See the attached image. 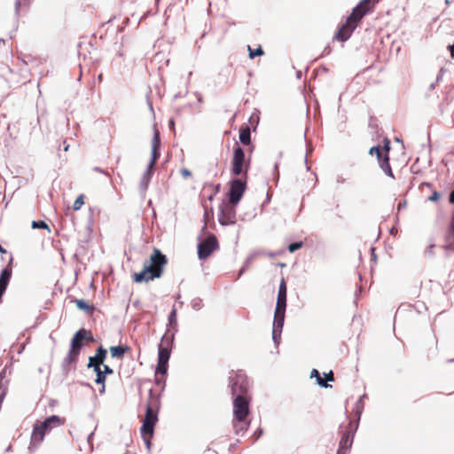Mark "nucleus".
<instances>
[{
    "label": "nucleus",
    "mask_w": 454,
    "mask_h": 454,
    "mask_svg": "<svg viewBox=\"0 0 454 454\" xmlns=\"http://www.w3.org/2000/svg\"><path fill=\"white\" fill-rule=\"evenodd\" d=\"M229 387L232 395L233 419L240 420L250 413V383L243 371H238L229 377Z\"/></svg>",
    "instance_id": "f257e3e1"
},
{
    "label": "nucleus",
    "mask_w": 454,
    "mask_h": 454,
    "mask_svg": "<svg viewBox=\"0 0 454 454\" xmlns=\"http://www.w3.org/2000/svg\"><path fill=\"white\" fill-rule=\"evenodd\" d=\"M379 0H361L353 7L350 14L347 17L345 23L341 24L333 35V40L346 42L352 35L362 20L375 8Z\"/></svg>",
    "instance_id": "f03ea898"
},
{
    "label": "nucleus",
    "mask_w": 454,
    "mask_h": 454,
    "mask_svg": "<svg viewBox=\"0 0 454 454\" xmlns=\"http://www.w3.org/2000/svg\"><path fill=\"white\" fill-rule=\"evenodd\" d=\"M168 262L167 255L159 248L153 247L149 260L144 262L142 270L133 274V281L137 284H141L161 278L164 267L168 264Z\"/></svg>",
    "instance_id": "7ed1b4c3"
},
{
    "label": "nucleus",
    "mask_w": 454,
    "mask_h": 454,
    "mask_svg": "<svg viewBox=\"0 0 454 454\" xmlns=\"http://www.w3.org/2000/svg\"><path fill=\"white\" fill-rule=\"evenodd\" d=\"M65 423V419L59 415L46 417L40 424L33 426L29 448H36L44 439L45 435L55 427Z\"/></svg>",
    "instance_id": "20e7f679"
},
{
    "label": "nucleus",
    "mask_w": 454,
    "mask_h": 454,
    "mask_svg": "<svg viewBox=\"0 0 454 454\" xmlns=\"http://www.w3.org/2000/svg\"><path fill=\"white\" fill-rule=\"evenodd\" d=\"M251 166L250 156L246 158L245 150L237 141L233 145V155L231 160V173L235 176H247Z\"/></svg>",
    "instance_id": "39448f33"
},
{
    "label": "nucleus",
    "mask_w": 454,
    "mask_h": 454,
    "mask_svg": "<svg viewBox=\"0 0 454 454\" xmlns=\"http://www.w3.org/2000/svg\"><path fill=\"white\" fill-rule=\"evenodd\" d=\"M201 232L207 237L205 239H200V236L198 237L199 242L197 244V254L198 258L200 261H204L207 260L215 251L219 249V242L213 233L207 231L206 223L201 228Z\"/></svg>",
    "instance_id": "423d86ee"
},
{
    "label": "nucleus",
    "mask_w": 454,
    "mask_h": 454,
    "mask_svg": "<svg viewBox=\"0 0 454 454\" xmlns=\"http://www.w3.org/2000/svg\"><path fill=\"white\" fill-rule=\"evenodd\" d=\"M247 179L248 175L231 178L228 183L229 189L226 194L230 204L234 206L239 205L247 191Z\"/></svg>",
    "instance_id": "0eeeda50"
},
{
    "label": "nucleus",
    "mask_w": 454,
    "mask_h": 454,
    "mask_svg": "<svg viewBox=\"0 0 454 454\" xmlns=\"http://www.w3.org/2000/svg\"><path fill=\"white\" fill-rule=\"evenodd\" d=\"M160 408V394L155 395L153 389L149 390L148 401L145 405L144 422L155 425L159 420V411Z\"/></svg>",
    "instance_id": "6e6552de"
},
{
    "label": "nucleus",
    "mask_w": 454,
    "mask_h": 454,
    "mask_svg": "<svg viewBox=\"0 0 454 454\" xmlns=\"http://www.w3.org/2000/svg\"><path fill=\"white\" fill-rule=\"evenodd\" d=\"M236 207L228 201L223 200L219 206L218 222L222 226L232 225L236 223Z\"/></svg>",
    "instance_id": "1a4fd4ad"
},
{
    "label": "nucleus",
    "mask_w": 454,
    "mask_h": 454,
    "mask_svg": "<svg viewBox=\"0 0 454 454\" xmlns=\"http://www.w3.org/2000/svg\"><path fill=\"white\" fill-rule=\"evenodd\" d=\"M286 311L283 309L275 308L272 323V340L276 347H278L281 341V333L284 327Z\"/></svg>",
    "instance_id": "9d476101"
},
{
    "label": "nucleus",
    "mask_w": 454,
    "mask_h": 454,
    "mask_svg": "<svg viewBox=\"0 0 454 454\" xmlns=\"http://www.w3.org/2000/svg\"><path fill=\"white\" fill-rule=\"evenodd\" d=\"M357 429L358 423L353 424V421H349L345 431L341 433L338 448L348 452L352 448Z\"/></svg>",
    "instance_id": "9b49d317"
},
{
    "label": "nucleus",
    "mask_w": 454,
    "mask_h": 454,
    "mask_svg": "<svg viewBox=\"0 0 454 454\" xmlns=\"http://www.w3.org/2000/svg\"><path fill=\"white\" fill-rule=\"evenodd\" d=\"M287 306V286L284 278H281L277 295L276 307L286 310Z\"/></svg>",
    "instance_id": "f8f14e48"
},
{
    "label": "nucleus",
    "mask_w": 454,
    "mask_h": 454,
    "mask_svg": "<svg viewBox=\"0 0 454 454\" xmlns=\"http://www.w3.org/2000/svg\"><path fill=\"white\" fill-rule=\"evenodd\" d=\"M78 360L79 356H77L74 353H72L71 350L69 349L67 356L63 359L61 364V371L63 375L67 376L72 368L75 369Z\"/></svg>",
    "instance_id": "ddd939ff"
},
{
    "label": "nucleus",
    "mask_w": 454,
    "mask_h": 454,
    "mask_svg": "<svg viewBox=\"0 0 454 454\" xmlns=\"http://www.w3.org/2000/svg\"><path fill=\"white\" fill-rule=\"evenodd\" d=\"M174 343L168 342V340H162L158 345V358L157 360L169 361Z\"/></svg>",
    "instance_id": "4468645a"
},
{
    "label": "nucleus",
    "mask_w": 454,
    "mask_h": 454,
    "mask_svg": "<svg viewBox=\"0 0 454 454\" xmlns=\"http://www.w3.org/2000/svg\"><path fill=\"white\" fill-rule=\"evenodd\" d=\"M251 420L247 418H241L240 420L232 419V427L234 434L237 435H244V434L249 429Z\"/></svg>",
    "instance_id": "2eb2a0df"
},
{
    "label": "nucleus",
    "mask_w": 454,
    "mask_h": 454,
    "mask_svg": "<svg viewBox=\"0 0 454 454\" xmlns=\"http://www.w3.org/2000/svg\"><path fill=\"white\" fill-rule=\"evenodd\" d=\"M33 0H16L14 4V16L16 19V25L13 31L18 29V20L22 11L27 12Z\"/></svg>",
    "instance_id": "dca6fc26"
},
{
    "label": "nucleus",
    "mask_w": 454,
    "mask_h": 454,
    "mask_svg": "<svg viewBox=\"0 0 454 454\" xmlns=\"http://www.w3.org/2000/svg\"><path fill=\"white\" fill-rule=\"evenodd\" d=\"M12 268L6 266L0 271V286H2L1 293L4 294L12 278Z\"/></svg>",
    "instance_id": "f3484780"
},
{
    "label": "nucleus",
    "mask_w": 454,
    "mask_h": 454,
    "mask_svg": "<svg viewBox=\"0 0 454 454\" xmlns=\"http://www.w3.org/2000/svg\"><path fill=\"white\" fill-rule=\"evenodd\" d=\"M239 139L243 145H249L251 144V129L247 124L244 123L239 127Z\"/></svg>",
    "instance_id": "a211bd4d"
},
{
    "label": "nucleus",
    "mask_w": 454,
    "mask_h": 454,
    "mask_svg": "<svg viewBox=\"0 0 454 454\" xmlns=\"http://www.w3.org/2000/svg\"><path fill=\"white\" fill-rule=\"evenodd\" d=\"M154 169L153 167L147 166L145 171L143 174V176L139 183V190L141 192H145L149 186L150 181L153 177Z\"/></svg>",
    "instance_id": "6ab92c4d"
},
{
    "label": "nucleus",
    "mask_w": 454,
    "mask_h": 454,
    "mask_svg": "<svg viewBox=\"0 0 454 454\" xmlns=\"http://www.w3.org/2000/svg\"><path fill=\"white\" fill-rule=\"evenodd\" d=\"M76 338H80L84 342H95L96 340L90 330L85 328H80L74 333V342L76 341Z\"/></svg>",
    "instance_id": "aec40b11"
},
{
    "label": "nucleus",
    "mask_w": 454,
    "mask_h": 454,
    "mask_svg": "<svg viewBox=\"0 0 454 454\" xmlns=\"http://www.w3.org/2000/svg\"><path fill=\"white\" fill-rule=\"evenodd\" d=\"M71 302H74L79 310L84 311L87 314L92 313L96 308L94 305L89 304L84 299L74 298Z\"/></svg>",
    "instance_id": "412c9836"
},
{
    "label": "nucleus",
    "mask_w": 454,
    "mask_h": 454,
    "mask_svg": "<svg viewBox=\"0 0 454 454\" xmlns=\"http://www.w3.org/2000/svg\"><path fill=\"white\" fill-rule=\"evenodd\" d=\"M364 402L363 400H361V398H358L356 400V402L355 403V407H354V414H355V419H353V424H357L358 422V425L360 424V420H361V417H362V414H363V411H364Z\"/></svg>",
    "instance_id": "4be33fe9"
},
{
    "label": "nucleus",
    "mask_w": 454,
    "mask_h": 454,
    "mask_svg": "<svg viewBox=\"0 0 454 454\" xmlns=\"http://www.w3.org/2000/svg\"><path fill=\"white\" fill-rule=\"evenodd\" d=\"M167 331L163 334L162 340H168L170 343H174L176 333L178 331L177 323L176 325H167Z\"/></svg>",
    "instance_id": "5701e85b"
},
{
    "label": "nucleus",
    "mask_w": 454,
    "mask_h": 454,
    "mask_svg": "<svg viewBox=\"0 0 454 454\" xmlns=\"http://www.w3.org/2000/svg\"><path fill=\"white\" fill-rule=\"evenodd\" d=\"M129 349V347L125 345H116L110 347V354L113 358H122L124 354Z\"/></svg>",
    "instance_id": "b1692460"
},
{
    "label": "nucleus",
    "mask_w": 454,
    "mask_h": 454,
    "mask_svg": "<svg viewBox=\"0 0 454 454\" xmlns=\"http://www.w3.org/2000/svg\"><path fill=\"white\" fill-rule=\"evenodd\" d=\"M87 344L84 342V340H82L80 338H76V341L74 343V336L70 340V346L69 349L72 353L76 354L80 356L82 349L86 346Z\"/></svg>",
    "instance_id": "393cba45"
},
{
    "label": "nucleus",
    "mask_w": 454,
    "mask_h": 454,
    "mask_svg": "<svg viewBox=\"0 0 454 454\" xmlns=\"http://www.w3.org/2000/svg\"><path fill=\"white\" fill-rule=\"evenodd\" d=\"M310 378L311 379H316V383L320 387H323V388L332 387V385L326 383V381H325L323 380V378L321 377L320 372H319V371L317 369H312L311 370V372H310Z\"/></svg>",
    "instance_id": "a878e982"
},
{
    "label": "nucleus",
    "mask_w": 454,
    "mask_h": 454,
    "mask_svg": "<svg viewBox=\"0 0 454 454\" xmlns=\"http://www.w3.org/2000/svg\"><path fill=\"white\" fill-rule=\"evenodd\" d=\"M445 244L441 247L445 251V256L450 257L451 254L454 253V239L453 238H449L447 235L444 237Z\"/></svg>",
    "instance_id": "bb28decb"
},
{
    "label": "nucleus",
    "mask_w": 454,
    "mask_h": 454,
    "mask_svg": "<svg viewBox=\"0 0 454 454\" xmlns=\"http://www.w3.org/2000/svg\"><path fill=\"white\" fill-rule=\"evenodd\" d=\"M11 366L12 364H10V366L5 365L4 368L0 372V395H2L4 393L5 396L7 394V381L4 382V380L5 378L7 370L10 369Z\"/></svg>",
    "instance_id": "cd10ccee"
},
{
    "label": "nucleus",
    "mask_w": 454,
    "mask_h": 454,
    "mask_svg": "<svg viewBox=\"0 0 454 454\" xmlns=\"http://www.w3.org/2000/svg\"><path fill=\"white\" fill-rule=\"evenodd\" d=\"M168 370V362L157 360V366L155 369V375H161L167 377Z\"/></svg>",
    "instance_id": "c85d7f7f"
},
{
    "label": "nucleus",
    "mask_w": 454,
    "mask_h": 454,
    "mask_svg": "<svg viewBox=\"0 0 454 454\" xmlns=\"http://www.w3.org/2000/svg\"><path fill=\"white\" fill-rule=\"evenodd\" d=\"M390 160H387V159H384L382 160V163L379 165V167L380 168V169L384 172V174L393 179H395V175H394V172L392 170V168H391V165H390Z\"/></svg>",
    "instance_id": "c756f323"
},
{
    "label": "nucleus",
    "mask_w": 454,
    "mask_h": 454,
    "mask_svg": "<svg viewBox=\"0 0 454 454\" xmlns=\"http://www.w3.org/2000/svg\"><path fill=\"white\" fill-rule=\"evenodd\" d=\"M154 429H155V425L147 424L146 422L143 421V423L140 427L141 436H146V435L153 436Z\"/></svg>",
    "instance_id": "7c9ffc66"
},
{
    "label": "nucleus",
    "mask_w": 454,
    "mask_h": 454,
    "mask_svg": "<svg viewBox=\"0 0 454 454\" xmlns=\"http://www.w3.org/2000/svg\"><path fill=\"white\" fill-rule=\"evenodd\" d=\"M255 256L256 253H252L247 257L246 261L244 262V264L239 270L238 278H240L247 270L250 263L254 260Z\"/></svg>",
    "instance_id": "2f4dec72"
},
{
    "label": "nucleus",
    "mask_w": 454,
    "mask_h": 454,
    "mask_svg": "<svg viewBox=\"0 0 454 454\" xmlns=\"http://www.w3.org/2000/svg\"><path fill=\"white\" fill-rule=\"evenodd\" d=\"M248 50V57L251 59H255L256 57H261L264 55V51L262 50V46L259 45L257 48L253 49L250 45H247Z\"/></svg>",
    "instance_id": "473e14b6"
},
{
    "label": "nucleus",
    "mask_w": 454,
    "mask_h": 454,
    "mask_svg": "<svg viewBox=\"0 0 454 454\" xmlns=\"http://www.w3.org/2000/svg\"><path fill=\"white\" fill-rule=\"evenodd\" d=\"M161 146V141H160V135L159 130L157 129L156 125H153V136L152 139V148H159L160 149Z\"/></svg>",
    "instance_id": "72a5a7b5"
},
{
    "label": "nucleus",
    "mask_w": 454,
    "mask_h": 454,
    "mask_svg": "<svg viewBox=\"0 0 454 454\" xmlns=\"http://www.w3.org/2000/svg\"><path fill=\"white\" fill-rule=\"evenodd\" d=\"M93 371L96 374L95 383L96 384H106V376L103 372L101 367H96L93 369Z\"/></svg>",
    "instance_id": "f704fd0d"
},
{
    "label": "nucleus",
    "mask_w": 454,
    "mask_h": 454,
    "mask_svg": "<svg viewBox=\"0 0 454 454\" xmlns=\"http://www.w3.org/2000/svg\"><path fill=\"white\" fill-rule=\"evenodd\" d=\"M99 362L105 363V360L107 357V350L102 345L98 346L96 349V353L94 355Z\"/></svg>",
    "instance_id": "c9c22d12"
},
{
    "label": "nucleus",
    "mask_w": 454,
    "mask_h": 454,
    "mask_svg": "<svg viewBox=\"0 0 454 454\" xmlns=\"http://www.w3.org/2000/svg\"><path fill=\"white\" fill-rule=\"evenodd\" d=\"M160 149L159 148H152L151 149V158L149 160V163L147 166L153 167L154 163L160 159Z\"/></svg>",
    "instance_id": "e433bc0d"
},
{
    "label": "nucleus",
    "mask_w": 454,
    "mask_h": 454,
    "mask_svg": "<svg viewBox=\"0 0 454 454\" xmlns=\"http://www.w3.org/2000/svg\"><path fill=\"white\" fill-rule=\"evenodd\" d=\"M31 227H32V229L47 230V231L49 233L51 232V229L49 227V225L43 220H37V221L34 220V221H32Z\"/></svg>",
    "instance_id": "4c0bfd02"
},
{
    "label": "nucleus",
    "mask_w": 454,
    "mask_h": 454,
    "mask_svg": "<svg viewBox=\"0 0 454 454\" xmlns=\"http://www.w3.org/2000/svg\"><path fill=\"white\" fill-rule=\"evenodd\" d=\"M302 247H303V241L297 240V241L291 242L288 245L287 249L290 253L293 254V253L298 251L299 249H301Z\"/></svg>",
    "instance_id": "58836bf2"
},
{
    "label": "nucleus",
    "mask_w": 454,
    "mask_h": 454,
    "mask_svg": "<svg viewBox=\"0 0 454 454\" xmlns=\"http://www.w3.org/2000/svg\"><path fill=\"white\" fill-rule=\"evenodd\" d=\"M103 364V362H99L98 358H96L95 356H91L88 359L87 368H96V367H101Z\"/></svg>",
    "instance_id": "ea45409f"
},
{
    "label": "nucleus",
    "mask_w": 454,
    "mask_h": 454,
    "mask_svg": "<svg viewBox=\"0 0 454 454\" xmlns=\"http://www.w3.org/2000/svg\"><path fill=\"white\" fill-rule=\"evenodd\" d=\"M177 323V310L173 307L168 316V325H176Z\"/></svg>",
    "instance_id": "a19ab883"
},
{
    "label": "nucleus",
    "mask_w": 454,
    "mask_h": 454,
    "mask_svg": "<svg viewBox=\"0 0 454 454\" xmlns=\"http://www.w3.org/2000/svg\"><path fill=\"white\" fill-rule=\"evenodd\" d=\"M83 204H84V195L81 194L75 199V200L73 204V209L75 211L79 210Z\"/></svg>",
    "instance_id": "79ce46f5"
},
{
    "label": "nucleus",
    "mask_w": 454,
    "mask_h": 454,
    "mask_svg": "<svg viewBox=\"0 0 454 454\" xmlns=\"http://www.w3.org/2000/svg\"><path fill=\"white\" fill-rule=\"evenodd\" d=\"M191 306L194 310H200L203 307L202 299L196 297L192 300Z\"/></svg>",
    "instance_id": "37998d69"
},
{
    "label": "nucleus",
    "mask_w": 454,
    "mask_h": 454,
    "mask_svg": "<svg viewBox=\"0 0 454 454\" xmlns=\"http://www.w3.org/2000/svg\"><path fill=\"white\" fill-rule=\"evenodd\" d=\"M166 378L165 376H162V378L158 377V375H155L154 377V383L157 386L161 387V391H164L166 387Z\"/></svg>",
    "instance_id": "c03bdc74"
},
{
    "label": "nucleus",
    "mask_w": 454,
    "mask_h": 454,
    "mask_svg": "<svg viewBox=\"0 0 454 454\" xmlns=\"http://www.w3.org/2000/svg\"><path fill=\"white\" fill-rule=\"evenodd\" d=\"M382 152L389 155L391 150V141L389 138L385 137L383 139V146L381 147Z\"/></svg>",
    "instance_id": "a18cd8bd"
},
{
    "label": "nucleus",
    "mask_w": 454,
    "mask_h": 454,
    "mask_svg": "<svg viewBox=\"0 0 454 454\" xmlns=\"http://www.w3.org/2000/svg\"><path fill=\"white\" fill-rule=\"evenodd\" d=\"M446 235L449 238H453V239H454V210H453V213L451 215L450 223L449 229H448Z\"/></svg>",
    "instance_id": "49530a36"
},
{
    "label": "nucleus",
    "mask_w": 454,
    "mask_h": 454,
    "mask_svg": "<svg viewBox=\"0 0 454 454\" xmlns=\"http://www.w3.org/2000/svg\"><path fill=\"white\" fill-rule=\"evenodd\" d=\"M382 152V149H381V146L380 145H373L372 146L370 149H369V155H379L380 153Z\"/></svg>",
    "instance_id": "de8ad7c7"
},
{
    "label": "nucleus",
    "mask_w": 454,
    "mask_h": 454,
    "mask_svg": "<svg viewBox=\"0 0 454 454\" xmlns=\"http://www.w3.org/2000/svg\"><path fill=\"white\" fill-rule=\"evenodd\" d=\"M313 151V147L311 146L310 143L309 141H306V154H305V157H304V161L305 163L308 162V155ZM306 168H307V170L309 171L310 168L308 166V164H306Z\"/></svg>",
    "instance_id": "09e8293b"
},
{
    "label": "nucleus",
    "mask_w": 454,
    "mask_h": 454,
    "mask_svg": "<svg viewBox=\"0 0 454 454\" xmlns=\"http://www.w3.org/2000/svg\"><path fill=\"white\" fill-rule=\"evenodd\" d=\"M313 151V147L311 146L310 143L309 141H306V154H305V157H304V161L305 163L308 162V155ZM306 168H307V170L309 171L310 168L308 166V164H306Z\"/></svg>",
    "instance_id": "8fccbe9b"
},
{
    "label": "nucleus",
    "mask_w": 454,
    "mask_h": 454,
    "mask_svg": "<svg viewBox=\"0 0 454 454\" xmlns=\"http://www.w3.org/2000/svg\"><path fill=\"white\" fill-rule=\"evenodd\" d=\"M442 198V194L440 192L434 191L432 194L427 198V200L431 202H437Z\"/></svg>",
    "instance_id": "3c124183"
},
{
    "label": "nucleus",
    "mask_w": 454,
    "mask_h": 454,
    "mask_svg": "<svg viewBox=\"0 0 454 454\" xmlns=\"http://www.w3.org/2000/svg\"><path fill=\"white\" fill-rule=\"evenodd\" d=\"M144 442H145V448L148 451L151 450V448H152V439L153 436H151V435H146V436H141Z\"/></svg>",
    "instance_id": "603ef678"
},
{
    "label": "nucleus",
    "mask_w": 454,
    "mask_h": 454,
    "mask_svg": "<svg viewBox=\"0 0 454 454\" xmlns=\"http://www.w3.org/2000/svg\"><path fill=\"white\" fill-rule=\"evenodd\" d=\"M323 375V380L326 381V383L334 381V377L332 371H330L329 372H324Z\"/></svg>",
    "instance_id": "864d4df0"
},
{
    "label": "nucleus",
    "mask_w": 454,
    "mask_h": 454,
    "mask_svg": "<svg viewBox=\"0 0 454 454\" xmlns=\"http://www.w3.org/2000/svg\"><path fill=\"white\" fill-rule=\"evenodd\" d=\"M102 366H103L102 371H103V372L106 374V377H107L108 375H112V374H114V369H113V368H111L108 364H106L105 363H103Z\"/></svg>",
    "instance_id": "5fc2aeb1"
},
{
    "label": "nucleus",
    "mask_w": 454,
    "mask_h": 454,
    "mask_svg": "<svg viewBox=\"0 0 454 454\" xmlns=\"http://www.w3.org/2000/svg\"><path fill=\"white\" fill-rule=\"evenodd\" d=\"M263 434L262 427H258L253 434V442H256Z\"/></svg>",
    "instance_id": "6e6d98bb"
},
{
    "label": "nucleus",
    "mask_w": 454,
    "mask_h": 454,
    "mask_svg": "<svg viewBox=\"0 0 454 454\" xmlns=\"http://www.w3.org/2000/svg\"><path fill=\"white\" fill-rule=\"evenodd\" d=\"M376 159H377V161H378V164H381L382 163V160L384 159H387V160H390L389 158V155L381 152L379 155L376 156Z\"/></svg>",
    "instance_id": "4d7b16f0"
},
{
    "label": "nucleus",
    "mask_w": 454,
    "mask_h": 454,
    "mask_svg": "<svg viewBox=\"0 0 454 454\" xmlns=\"http://www.w3.org/2000/svg\"><path fill=\"white\" fill-rule=\"evenodd\" d=\"M436 247V245L434 244V242L433 240L430 241V244L429 246L427 247L425 254L427 255H432L434 254L433 250L434 248Z\"/></svg>",
    "instance_id": "13d9d810"
},
{
    "label": "nucleus",
    "mask_w": 454,
    "mask_h": 454,
    "mask_svg": "<svg viewBox=\"0 0 454 454\" xmlns=\"http://www.w3.org/2000/svg\"><path fill=\"white\" fill-rule=\"evenodd\" d=\"M445 72H446V69L444 67H442L439 70V72L436 75L435 83H439L442 80V77H443V74Z\"/></svg>",
    "instance_id": "bf43d9fd"
},
{
    "label": "nucleus",
    "mask_w": 454,
    "mask_h": 454,
    "mask_svg": "<svg viewBox=\"0 0 454 454\" xmlns=\"http://www.w3.org/2000/svg\"><path fill=\"white\" fill-rule=\"evenodd\" d=\"M180 173L184 179L192 176V172L188 168H182Z\"/></svg>",
    "instance_id": "052dcab7"
},
{
    "label": "nucleus",
    "mask_w": 454,
    "mask_h": 454,
    "mask_svg": "<svg viewBox=\"0 0 454 454\" xmlns=\"http://www.w3.org/2000/svg\"><path fill=\"white\" fill-rule=\"evenodd\" d=\"M331 51H332V48L329 45H327L323 50L322 54H321L320 57H324V56L329 55L331 53Z\"/></svg>",
    "instance_id": "680f3d73"
},
{
    "label": "nucleus",
    "mask_w": 454,
    "mask_h": 454,
    "mask_svg": "<svg viewBox=\"0 0 454 454\" xmlns=\"http://www.w3.org/2000/svg\"><path fill=\"white\" fill-rule=\"evenodd\" d=\"M375 247H372L370 248V252H371V257H372V260L376 262H377V254L375 253Z\"/></svg>",
    "instance_id": "e2e57ef3"
},
{
    "label": "nucleus",
    "mask_w": 454,
    "mask_h": 454,
    "mask_svg": "<svg viewBox=\"0 0 454 454\" xmlns=\"http://www.w3.org/2000/svg\"><path fill=\"white\" fill-rule=\"evenodd\" d=\"M405 207H406V200L400 201L397 205V211L400 212Z\"/></svg>",
    "instance_id": "0e129e2a"
},
{
    "label": "nucleus",
    "mask_w": 454,
    "mask_h": 454,
    "mask_svg": "<svg viewBox=\"0 0 454 454\" xmlns=\"http://www.w3.org/2000/svg\"><path fill=\"white\" fill-rule=\"evenodd\" d=\"M169 129L175 131V121L173 118H170L168 122Z\"/></svg>",
    "instance_id": "69168bd1"
},
{
    "label": "nucleus",
    "mask_w": 454,
    "mask_h": 454,
    "mask_svg": "<svg viewBox=\"0 0 454 454\" xmlns=\"http://www.w3.org/2000/svg\"><path fill=\"white\" fill-rule=\"evenodd\" d=\"M448 50L450 53V57L454 59V43L448 45Z\"/></svg>",
    "instance_id": "338daca9"
},
{
    "label": "nucleus",
    "mask_w": 454,
    "mask_h": 454,
    "mask_svg": "<svg viewBox=\"0 0 454 454\" xmlns=\"http://www.w3.org/2000/svg\"><path fill=\"white\" fill-rule=\"evenodd\" d=\"M449 202L454 205V189L450 192Z\"/></svg>",
    "instance_id": "774afa93"
}]
</instances>
